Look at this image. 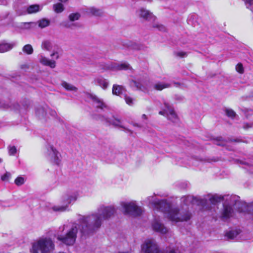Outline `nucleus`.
Instances as JSON below:
<instances>
[{
  "instance_id": "nucleus-24",
  "label": "nucleus",
  "mask_w": 253,
  "mask_h": 253,
  "mask_svg": "<svg viewBox=\"0 0 253 253\" xmlns=\"http://www.w3.org/2000/svg\"><path fill=\"white\" fill-rule=\"evenodd\" d=\"M41 47L44 50L50 51L53 47L52 43L48 40L43 41L42 43Z\"/></svg>"
},
{
  "instance_id": "nucleus-23",
  "label": "nucleus",
  "mask_w": 253,
  "mask_h": 253,
  "mask_svg": "<svg viewBox=\"0 0 253 253\" xmlns=\"http://www.w3.org/2000/svg\"><path fill=\"white\" fill-rule=\"evenodd\" d=\"M170 86V84L168 83H161L158 82L155 84L154 87L155 89L158 90H162L164 88H168Z\"/></svg>"
},
{
  "instance_id": "nucleus-42",
  "label": "nucleus",
  "mask_w": 253,
  "mask_h": 253,
  "mask_svg": "<svg viewBox=\"0 0 253 253\" xmlns=\"http://www.w3.org/2000/svg\"><path fill=\"white\" fill-rule=\"evenodd\" d=\"M236 71L240 73V74H242L244 73V68H243V66L242 65V64L241 63H238L236 66Z\"/></svg>"
},
{
  "instance_id": "nucleus-21",
  "label": "nucleus",
  "mask_w": 253,
  "mask_h": 253,
  "mask_svg": "<svg viewBox=\"0 0 253 253\" xmlns=\"http://www.w3.org/2000/svg\"><path fill=\"white\" fill-rule=\"evenodd\" d=\"M125 91V88L121 85L114 84L112 87V93L114 95L119 96Z\"/></svg>"
},
{
  "instance_id": "nucleus-50",
  "label": "nucleus",
  "mask_w": 253,
  "mask_h": 253,
  "mask_svg": "<svg viewBox=\"0 0 253 253\" xmlns=\"http://www.w3.org/2000/svg\"><path fill=\"white\" fill-rule=\"evenodd\" d=\"M2 162L1 159L0 158V163Z\"/></svg>"
},
{
  "instance_id": "nucleus-13",
  "label": "nucleus",
  "mask_w": 253,
  "mask_h": 253,
  "mask_svg": "<svg viewBox=\"0 0 253 253\" xmlns=\"http://www.w3.org/2000/svg\"><path fill=\"white\" fill-rule=\"evenodd\" d=\"M78 194L77 193L73 192L67 193L64 195L62 198V202L68 207L69 205L73 204L77 199Z\"/></svg>"
},
{
  "instance_id": "nucleus-22",
  "label": "nucleus",
  "mask_w": 253,
  "mask_h": 253,
  "mask_svg": "<svg viewBox=\"0 0 253 253\" xmlns=\"http://www.w3.org/2000/svg\"><path fill=\"white\" fill-rule=\"evenodd\" d=\"M42 9V6L38 4H33L27 8V12L29 14H32L40 11Z\"/></svg>"
},
{
  "instance_id": "nucleus-4",
  "label": "nucleus",
  "mask_w": 253,
  "mask_h": 253,
  "mask_svg": "<svg viewBox=\"0 0 253 253\" xmlns=\"http://www.w3.org/2000/svg\"><path fill=\"white\" fill-rule=\"evenodd\" d=\"M54 249V244L49 237H42L32 244L31 253H51Z\"/></svg>"
},
{
  "instance_id": "nucleus-36",
  "label": "nucleus",
  "mask_w": 253,
  "mask_h": 253,
  "mask_svg": "<svg viewBox=\"0 0 253 253\" xmlns=\"http://www.w3.org/2000/svg\"><path fill=\"white\" fill-rule=\"evenodd\" d=\"M80 15L78 13H71L69 16V19L71 21H75L79 19Z\"/></svg>"
},
{
  "instance_id": "nucleus-20",
  "label": "nucleus",
  "mask_w": 253,
  "mask_h": 253,
  "mask_svg": "<svg viewBox=\"0 0 253 253\" xmlns=\"http://www.w3.org/2000/svg\"><path fill=\"white\" fill-rule=\"evenodd\" d=\"M235 206L236 208H238L239 210V211L240 212H246L248 211V209L251 207H253V202L250 204V206L247 205L246 203H240L239 202H237L235 204Z\"/></svg>"
},
{
  "instance_id": "nucleus-12",
  "label": "nucleus",
  "mask_w": 253,
  "mask_h": 253,
  "mask_svg": "<svg viewBox=\"0 0 253 253\" xmlns=\"http://www.w3.org/2000/svg\"><path fill=\"white\" fill-rule=\"evenodd\" d=\"M87 96L92 100L97 108L101 110L107 108L108 107L107 105L101 98H99L98 96L93 94L88 93L87 94Z\"/></svg>"
},
{
  "instance_id": "nucleus-5",
  "label": "nucleus",
  "mask_w": 253,
  "mask_h": 253,
  "mask_svg": "<svg viewBox=\"0 0 253 253\" xmlns=\"http://www.w3.org/2000/svg\"><path fill=\"white\" fill-rule=\"evenodd\" d=\"M232 197L229 195H215L211 196L210 198V202L215 204L216 203L223 201H229L231 202ZM232 202L229 204L228 203H224L223 204V209L221 212L220 217L223 220H226L230 217H232L234 213V211L232 207L231 206Z\"/></svg>"
},
{
  "instance_id": "nucleus-11",
  "label": "nucleus",
  "mask_w": 253,
  "mask_h": 253,
  "mask_svg": "<svg viewBox=\"0 0 253 253\" xmlns=\"http://www.w3.org/2000/svg\"><path fill=\"white\" fill-rule=\"evenodd\" d=\"M105 66V69L112 70H127L130 68L129 64L126 63H110L106 64Z\"/></svg>"
},
{
  "instance_id": "nucleus-14",
  "label": "nucleus",
  "mask_w": 253,
  "mask_h": 253,
  "mask_svg": "<svg viewBox=\"0 0 253 253\" xmlns=\"http://www.w3.org/2000/svg\"><path fill=\"white\" fill-rule=\"evenodd\" d=\"M97 119L102 121H106L108 122L115 126L122 127V123L120 119L116 118L114 116H111L109 114H108L106 116H102L99 117Z\"/></svg>"
},
{
  "instance_id": "nucleus-6",
  "label": "nucleus",
  "mask_w": 253,
  "mask_h": 253,
  "mask_svg": "<svg viewBox=\"0 0 253 253\" xmlns=\"http://www.w3.org/2000/svg\"><path fill=\"white\" fill-rule=\"evenodd\" d=\"M120 205L125 215L136 217L141 215L143 212V209L134 200L121 201Z\"/></svg>"
},
{
  "instance_id": "nucleus-1",
  "label": "nucleus",
  "mask_w": 253,
  "mask_h": 253,
  "mask_svg": "<svg viewBox=\"0 0 253 253\" xmlns=\"http://www.w3.org/2000/svg\"><path fill=\"white\" fill-rule=\"evenodd\" d=\"M117 209L113 205L100 206L97 212L87 216L80 215L79 221L83 224L82 232L89 234L98 230L101 226L102 219H108L114 215Z\"/></svg>"
},
{
  "instance_id": "nucleus-32",
  "label": "nucleus",
  "mask_w": 253,
  "mask_h": 253,
  "mask_svg": "<svg viewBox=\"0 0 253 253\" xmlns=\"http://www.w3.org/2000/svg\"><path fill=\"white\" fill-rule=\"evenodd\" d=\"M23 51L27 54H31L33 52V48L31 44H28L24 46L22 49Z\"/></svg>"
},
{
  "instance_id": "nucleus-38",
  "label": "nucleus",
  "mask_w": 253,
  "mask_h": 253,
  "mask_svg": "<svg viewBox=\"0 0 253 253\" xmlns=\"http://www.w3.org/2000/svg\"><path fill=\"white\" fill-rule=\"evenodd\" d=\"M17 152V149L14 146H9L8 147V153L10 155H14Z\"/></svg>"
},
{
  "instance_id": "nucleus-33",
  "label": "nucleus",
  "mask_w": 253,
  "mask_h": 253,
  "mask_svg": "<svg viewBox=\"0 0 253 253\" xmlns=\"http://www.w3.org/2000/svg\"><path fill=\"white\" fill-rule=\"evenodd\" d=\"M88 12L95 16H100L102 14V12L100 9L94 7H91L89 8Z\"/></svg>"
},
{
  "instance_id": "nucleus-8",
  "label": "nucleus",
  "mask_w": 253,
  "mask_h": 253,
  "mask_svg": "<svg viewBox=\"0 0 253 253\" xmlns=\"http://www.w3.org/2000/svg\"><path fill=\"white\" fill-rule=\"evenodd\" d=\"M47 149L49 158L52 163L58 166L60 165L61 163L60 153L51 145L49 144Z\"/></svg>"
},
{
  "instance_id": "nucleus-9",
  "label": "nucleus",
  "mask_w": 253,
  "mask_h": 253,
  "mask_svg": "<svg viewBox=\"0 0 253 253\" xmlns=\"http://www.w3.org/2000/svg\"><path fill=\"white\" fill-rule=\"evenodd\" d=\"M153 230L161 234H165L168 232V229L162 223L158 218H155L152 222Z\"/></svg>"
},
{
  "instance_id": "nucleus-7",
  "label": "nucleus",
  "mask_w": 253,
  "mask_h": 253,
  "mask_svg": "<svg viewBox=\"0 0 253 253\" xmlns=\"http://www.w3.org/2000/svg\"><path fill=\"white\" fill-rule=\"evenodd\" d=\"M161 110L159 114L166 116L173 123H177L178 121L177 116L172 107L167 101H164L163 105L160 106Z\"/></svg>"
},
{
  "instance_id": "nucleus-27",
  "label": "nucleus",
  "mask_w": 253,
  "mask_h": 253,
  "mask_svg": "<svg viewBox=\"0 0 253 253\" xmlns=\"http://www.w3.org/2000/svg\"><path fill=\"white\" fill-rule=\"evenodd\" d=\"M68 209V207L65 204L62 205H57L52 207V209L53 211L56 212H63L66 211Z\"/></svg>"
},
{
  "instance_id": "nucleus-17",
  "label": "nucleus",
  "mask_w": 253,
  "mask_h": 253,
  "mask_svg": "<svg viewBox=\"0 0 253 253\" xmlns=\"http://www.w3.org/2000/svg\"><path fill=\"white\" fill-rule=\"evenodd\" d=\"M127 45L131 49L136 50H144L146 48V46L143 43L133 42H128Z\"/></svg>"
},
{
  "instance_id": "nucleus-16",
  "label": "nucleus",
  "mask_w": 253,
  "mask_h": 253,
  "mask_svg": "<svg viewBox=\"0 0 253 253\" xmlns=\"http://www.w3.org/2000/svg\"><path fill=\"white\" fill-rule=\"evenodd\" d=\"M39 60L43 65L49 66L51 68H54L56 66V62L55 61L49 60L42 55H39Z\"/></svg>"
},
{
  "instance_id": "nucleus-49",
  "label": "nucleus",
  "mask_w": 253,
  "mask_h": 253,
  "mask_svg": "<svg viewBox=\"0 0 253 253\" xmlns=\"http://www.w3.org/2000/svg\"><path fill=\"white\" fill-rule=\"evenodd\" d=\"M65 26H66V27H69V26L67 25V24H65Z\"/></svg>"
},
{
  "instance_id": "nucleus-43",
  "label": "nucleus",
  "mask_w": 253,
  "mask_h": 253,
  "mask_svg": "<svg viewBox=\"0 0 253 253\" xmlns=\"http://www.w3.org/2000/svg\"><path fill=\"white\" fill-rule=\"evenodd\" d=\"M133 82L138 89H142V87L144 84V82L139 83L136 81H133Z\"/></svg>"
},
{
  "instance_id": "nucleus-48",
  "label": "nucleus",
  "mask_w": 253,
  "mask_h": 253,
  "mask_svg": "<svg viewBox=\"0 0 253 253\" xmlns=\"http://www.w3.org/2000/svg\"><path fill=\"white\" fill-rule=\"evenodd\" d=\"M133 126H135L140 127V126L139 125L137 124H134Z\"/></svg>"
},
{
  "instance_id": "nucleus-40",
  "label": "nucleus",
  "mask_w": 253,
  "mask_h": 253,
  "mask_svg": "<svg viewBox=\"0 0 253 253\" xmlns=\"http://www.w3.org/2000/svg\"><path fill=\"white\" fill-rule=\"evenodd\" d=\"M11 177V174L8 172H5L3 175H2L1 177V179L2 181H8L10 178Z\"/></svg>"
},
{
  "instance_id": "nucleus-26",
  "label": "nucleus",
  "mask_w": 253,
  "mask_h": 253,
  "mask_svg": "<svg viewBox=\"0 0 253 253\" xmlns=\"http://www.w3.org/2000/svg\"><path fill=\"white\" fill-rule=\"evenodd\" d=\"M13 47V45L7 43H1L0 44V52L3 53L6 52Z\"/></svg>"
},
{
  "instance_id": "nucleus-47",
  "label": "nucleus",
  "mask_w": 253,
  "mask_h": 253,
  "mask_svg": "<svg viewBox=\"0 0 253 253\" xmlns=\"http://www.w3.org/2000/svg\"><path fill=\"white\" fill-rule=\"evenodd\" d=\"M141 118L143 120H146L147 119V117L146 115L143 114L141 116Z\"/></svg>"
},
{
  "instance_id": "nucleus-35",
  "label": "nucleus",
  "mask_w": 253,
  "mask_h": 253,
  "mask_svg": "<svg viewBox=\"0 0 253 253\" xmlns=\"http://www.w3.org/2000/svg\"><path fill=\"white\" fill-rule=\"evenodd\" d=\"M46 112H47L46 114V117L47 118H49V116L53 118L57 117V113L54 110H51L49 108H47Z\"/></svg>"
},
{
  "instance_id": "nucleus-34",
  "label": "nucleus",
  "mask_w": 253,
  "mask_h": 253,
  "mask_svg": "<svg viewBox=\"0 0 253 253\" xmlns=\"http://www.w3.org/2000/svg\"><path fill=\"white\" fill-rule=\"evenodd\" d=\"M225 111L226 115L228 117H230L232 119H234V118H235L236 114L233 110L228 108L226 109Z\"/></svg>"
},
{
  "instance_id": "nucleus-29",
  "label": "nucleus",
  "mask_w": 253,
  "mask_h": 253,
  "mask_svg": "<svg viewBox=\"0 0 253 253\" xmlns=\"http://www.w3.org/2000/svg\"><path fill=\"white\" fill-rule=\"evenodd\" d=\"M239 233V232L237 230H232L227 232L226 236L228 239H233L237 236Z\"/></svg>"
},
{
  "instance_id": "nucleus-46",
  "label": "nucleus",
  "mask_w": 253,
  "mask_h": 253,
  "mask_svg": "<svg viewBox=\"0 0 253 253\" xmlns=\"http://www.w3.org/2000/svg\"><path fill=\"white\" fill-rule=\"evenodd\" d=\"M29 68V66L27 64H24L21 65V68L23 69H26Z\"/></svg>"
},
{
  "instance_id": "nucleus-30",
  "label": "nucleus",
  "mask_w": 253,
  "mask_h": 253,
  "mask_svg": "<svg viewBox=\"0 0 253 253\" xmlns=\"http://www.w3.org/2000/svg\"><path fill=\"white\" fill-rule=\"evenodd\" d=\"M124 99L126 103L129 106H133L134 104L135 99L126 94L125 95Z\"/></svg>"
},
{
  "instance_id": "nucleus-25",
  "label": "nucleus",
  "mask_w": 253,
  "mask_h": 253,
  "mask_svg": "<svg viewBox=\"0 0 253 253\" xmlns=\"http://www.w3.org/2000/svg\"><path fill=\"white\" fill-rule=\"evenodd\" d=\"M61 85L67 90L71 91H77L78 90L77 87L74 86L72 84L68 83L66 82H63L61 83Z\"/></svg>"
},
{
  "instance_id": "nucleus-19",
  "label": "nucleus",
  "mask_w": 253,
  "mask_h": 253,
  "mask_svg": "<svg viewBox=\"0 0 253 253\" xmlns=\"http://www.w3.org/2000/svg\"><path fill=\"white\" fill-rule=\"evenodd\" d=\"M47 108H44L42 107H39L36 110V115L39 117L40 119L42 120V119H45L46 118V110Z\"/></svg>"
},
{
  "instance_id": "nucleus-3",
  "label": "nucleus",
  "mask_w": 253,
  "mask_h": 253,
  "mask_svg": "<svg viewBox=\"0 0 253 253\" xmlns=\"http://www.w3.org/2000/svg\"><path fill=\"white\" fill-rule=\"evenodd\" d=\"M79 222L81 224V226L76 223H72L64 225L63 227H60L59 229L61 231H65V234H57V239L67 246L74 245L76 241L79 229H80V231L82 229L83 224L80 221ZM81 232L83 235H87L83 234L82 231Z\"/></svg>"
},
{
  "instance_id": "nucleus-18",
  "label": "nucleus",
  "mask_w": 253,
  "mask_h": 253,
  "mask_svg": "<svg viewBox=\"0 0 253 253\" xmlns=\"http://www.w3.org/2000/svg\"><path fill=\"white\" fill-rule=\"evenodd\" d=\"M94 82L104 89H106L109 85L108 81L101 76L96 77L94 79Z\"/></svg>"
},
{
  "instance_id": "nucleus-28",
  "label": "nucleus",
  "mask_w": 253,
  "mask_h": 253,
  "mask_svg": "<svg viewBox=\"0 0 253 253\" xmlns=\"http://www.w3.org/2000/svg\"><path fill=\"white\" fill-rule=\"evenodd\" d=\"M38 23L39 27L41 28H44L49 26L50 24V21L48 19L43 18L39 20Z\"/></svg>"
},
{
  "instance_id": "nucleus-31",
  "label": "nucleus",
  "mask_w": 253,
  "mask_h": 253,
  "mask_svg": "<svg viewBox=\"0 0 253 253\" xmlns=\"http://www.w3.org/2000/svg\"><path fill=\"white\" fill-rule=\"evenodd\" d=\"M64 6L61 3H57L53 5V9L56 13H61L64 10Z\"/></svg>"
},
{
  "instance_id": "nucleus-45",
  "label": "nucleus",
  "mask_w": 253,
  "mask_h": 253,
  "mask_svg": "<svg viewBox=\"0 0 253 253\" xmlns=\"http://www.w3.org/2000/svg\"><path fill=\"white\" fill-rule=\"evenodd\" d=\"M50 56L55 59H58L59 57L58 52L57 51H53L51 54Z\"/></svg>"
},
{
  "instance_id": "nucleus-15",
  "label": "nucleus",
  "mask_w": 253,
  "mask_h": 253,
  "mask_svg": "<svg viewBox=\"0 0 253 253\" xmlns=\"http://www.w3.org/2000/svg\"><path fill=\"white\" fill-rule=\"evenodd\" d=\"M137 14L139 17L148 20L154 21L156 20V17L151 13L143 8H140L137 11Z\"/></svg>"
},
{
  "instance_id": "nucleus-44",
  "label": "nucleus",
  "mask_w": 253,
  "mask_h": 253,
  "mask_svg": "<svg viewBox=\"0 0 253 253\" xmlns=\"http://www.w3.org/2000/svg\"><path fill=\"white\" fill-rule=\"evenodd\" d=\"M31 23H25L21 24L20 27L22 29H29L30 28Z\"/></svg>"
},
{
  "instance_id": "nucleus-2",
  "label": "nucleus",
  "mask_w": 253,
  "mask_h": 253,
  "mask_svg": "<svg viewBox=\"0 0 253 253\" xmlns=\"http://www.w3.org/2000/svg\"><path fill=\"white\" fill-rule=\"evenodd\" d=\"M147 201L154 209L163 212L165 216L172 222L187 221L191 217L187 207H183L179 209L172 207L166 200L158 199L155 195L148 197Z\"/></svg>"
},
{
  "instance_id": "nucleus-10",
  "label": "nucleus",
  "mask_w": 253,
  "mask_h": 253,
  "mask_svg": "<svg viewBox=\"0 0 253 253\" xmlns=\"http://www.w3.org/2000/svg\"><path fill=\"white\" fill-rule=\"evenodd\" d=\"M181 202L186 206H188L189 204H203L204 203V200L200 199L198 197H194L191 195L184 196L181 198Z\"/></svg>"
},
{
  "instance_id": "nucleus-37",
  "label": "nucleus",
  "mask_w": 253,
  "mask_h": 253,
  "mask_svg": "<svg viewBox=\"0 0 253 253\" xmlns=\"http://www.w3.org/2000/svg\"><path fill=\"white\" fill-rule=\"evenodd\" d=\"M25 179L22 176H18L15 180V183L17 186H20L23 184L25 182Z\"/></svg>"
},
{
  "instance_id": "nucleus-39",
  "label": "nucleus",
  "mask_w": 253,
  "mask_h": 253,
  "mask_svg": "<svg viewBox=\"0 0 253 253\" xmlns=\"http://www.w3.org/2000/svg\"><path fill=\"white\" fill-rule=\"evenodd\" d=\"M153 27L155 28H157V29H158L159 31H165V27L161 25V24H159L158 23H154L153 24Z\"/></svg>"
},
{
  "instance_id": "nucleus-41",
  "label": "nucleus",
  "mask_w": 253,
  "mask_h": 253,
  "mask_svg": "<svg viewBox=\"0 0 253 253\" xmlns=\"http://www.w3.org/2000/svg\"><path fill=\"white\" fill-rule=\"evenodd\" d=\"M175 55L177 57L183 58L187 56V54L184 51H178L175 52Z\"/></svg>"
}]
</instances>
